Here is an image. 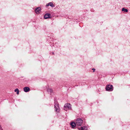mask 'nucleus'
I'll return each instance as SVG.
<instances>
[{
	"label": "nucleus",
	"instance_id": "nucleus-1",
	"mask_svg": "<svg viewBox=\"0 0 130 130\" xmlns=\"http://www.w3.org/2000/svg\"><path fill=\"white\" fill-rule=\"evenodd\" d=\"M76 125L78 126H80L83 123V121L81 119L78 118L77 119L76 122Z\"/></svg>",
	"mask_w": 130,
	"mask_h": 130
},
{
	"label": "nucleus",
	"instance_id": "nucleus-2",
	"mask_svg": "<svg viewBox=\"0 0 130 130\" xmlns=\"http://www.w3.org/2000/svg\"><path fill=\"white\" fill-rule=\"evenodd\" d=\"M106 89L107 91H112L113 90V86L112 85H108L106 86Z\"/></svg>",
	"mask_w": 130,
	"mask_h": 130
},
{
	"label": "nucleus",
	"instance_id": "nucleus-3",
	"mask_svg": "<svg viewBox=\"0 0 130 130\" xmlns=\"http://www.w3.org/2000/svg\"><path fill=\"white\" fill-rule=\"evenodd\" d=\"M71 105L69 103H67L65 104L64 107L65 108L68 109H71Z\"/></svg>",
	"mask_w": 130,
	"mask_h": 130
},
{
	"label": "nucleus",
	"instance_id": "nucleus-4",
	"mask_svg": "<svg viewBox=\"0 0 130 130\" xmlns=\"http://www.w3.org/2000/svg\"><path fill=\"white\" fill-rule=\"evenodd\" d=\"M55 111L57 112H58L59 111V107L57 104H55Z\"/></svg>",
	"mask_w": 130,
	"mask_h": 130
},
{
	"label": "nucleus",
	"instance_id": "nucleus-5",
	"mask_svg": "<svg viewBox=\"0 0 130 130\" xmlns=\"http://www.w3.org/2000/svg\"><path fill=\"white\" fill-rule=\"evenodd\" d=\"M50 14L49 13H47L45 14L44 16V17L45 19H47L50 18Z\"/></svg>",
	"mask_w": 130,
	"mask_h": 130
},
{
	"label": "nucleus",
	"instance_id": "nucleus-6",
	"mask_svg": "<svg viewBox=\"0 0 130 130\" xmlns=\"http://www.w3.org/2000/svg\"><path fill=\"white\" fill-rule=\"evenodd\" d=\"M24 91L25 92H27L30 90V88L28 87H25L23 88Z\"/></svg>",
	"mask_w": 130,
	"mask_h": 130
},
{
	"label": "nucleus",
	"instance_id": "nucleus-7",
	"mask_svg": "<svg viewBox=\"0 0 130 130\" xmlns=\"http://www.w3.org/2000/svg\"><path fill=\"white\" fill-rule=\"evenodd\" d=\"M41 9V8L39 7L37 8L35 10L36 13L38 14L39 13Z\"/></svg>",
	"mask_w": 130,
	"mask_h": 130
},
{
	"label": "nucleus",
	"instance_id": "nucleus-8",
	"mask_svg": "<svg viewBox=\"0 0 130 130\" xmlns=\"http://www.w3.org/2000/svg\"><path fill=\"white\" fill-rule=\"evenodd\" d=\"M71 125L72 128H74L76 125H77L74 122H72L71 123Z\"/></svg>",
	"mask_w": 130,
	"mask_h": 130
},
{
	"label": "nucleus",
	"instance_id": "nucleus-9",
	"mask_svg": "<svg viewBox=\"0 0 130 130\" xmlns=\"http://www.w3.org/2000/svg\"><path fill=\"white\" fill-rule=\"evenodd\" d=\"M14 91L17 92V94H19V90L17 88L15 89L14 90Z\"/></svg>",
	"mask_w": 130,
	"mask_h": 130
},
{
	"label": "nucleus",
	"instance_id": "nucleus-10",
	"mask_svg": "<svg viewBox=\"0 0 130 130\" xmlns=\"http://www.w3.org/2000/svg\"><path fill=\"white\" fill-rule=\"evenodd\" d=\"M122 11H124L125 12H128V10L127 9H125L124 8L122 9Z\"/></svg>",
	"mask_w": 130,
	"mask_h": 130
},
{
	"label": "nucleus",
	"instance_id": "nucleus-11",
	"mask_svg": "<svg viewBox=\"0 0 130 130\" xmlns=\"http://www.w3.org/2000/svg\"><path fill=\"white\" fill-rule=\"evenodd\" d=\"M49 5L52 7H53L54 5L52 3L50 2L49 3Z\"/></svg>",
	"mask_w": 130,
	"mask_h": 130
},
{
	"label": "nucleus",
	"instance_id": "nucleus-12",
	"mask_svg": "<svg viewBox=\"0 0 130 130\" xmlns=\"http://www.w3.org/2000/svg\"><path fill=\"white\" fill-rule=\"evenodd\" d=\"M78 129L79 130H84V129H83V127H82L80 128H78Z\"/></svg>",
	"mask_w": 130,
	"mask_h": 130
},
{
	"label": "nucleus",
	"instance_id": "nucleus-13",
	"mask_svg": "<svg viewBox=\"0 0 130 130\" xmlns=\"http://www.w3.org/2000/svg\"><path fill=\"white\" fill-rule=\"evenodd\" d=\"M83 129H84V130H86L87 129V127L86 126H84Z\"/></svg>",
	"mask_w": 130,
	"mask_h": 130
},
{
	"label": "nucleus",
	"instance_id": "nucleus-14",
	"mask_svg": "<svg viewBox=\"0 0 130 130\" xmlns=\"http://www.w3.org/2000/svg\"><path fill=\"white\" fill-rule=\"evenodd\" d=\"M48 92L50 91V92H51V91H52V90L51 89H49L48 90Z\"/></svg>",
	"mask_w": 130,
	"mask_h": 130
},
{
	"label": "nucleus",
	"instance_id": "nucleus-15",
	"mask_svg": "<svg viewBox=\"0 0 130 130\" xmlns=\"http://www.w3.org/2000/svg\"><path fill=\"white\" fill-rule=\"evenodd\" d=\"M49 6V3L47 4L46 5V6Z\"/></svg>",
	"mask_w": 130,
	"mask_h": 130
},
{
	"label": "nucleus",
	"instance_id": "nucleus-16",
	"mask_svg": "<svg viewBox=\"0 0 130 130\" xmlns=\"http://www.w3.org/2000/svg\"><path fill=\"white\" fill-rule=\"evenodd\" d=\"M93 70V72H94L95 71V69H92Z\"/></svg>",
	"mask_w": 130,
	"mask_h": 130
}]
</instances>
